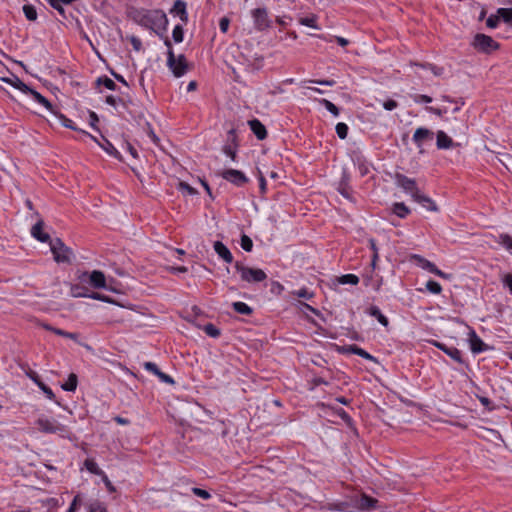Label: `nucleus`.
I'll return each mask as SVG.
<instances>
[{"instance_id": "nucleus-1", "label": "nucleus", "mask_w": 512, "mask_h": 512, "mask_svg": "<svg viewBox=\"0 0 512 512\" xmlns=\"http://www.w3.org/2000/svg\"><path fill=\"white\" fill-rule=\"evenodd\" d=\"M37 428L46 434H56L62 438H70L71 431L68 426L61 424L54 418L41 416L36 420Z\"/></svg>"}, {"instance_id": "nucleus-22", "label": "nucleus", "mask_w": 512, "mask_h": 512, "mask_svg": "<svg viewBox=\"0 0 512 512\" xmlns=\"http://www.w3.org/2000/svg\"><path fill=\"white\" fill-rule=\"evenodd\" d=\"M26 94H30L35 99V101L43 105L47 110L51 112L54 111L51 102L36 90L30 88V90H28Z\"/></svg>"}, {"instance_id": "nucleus-5", "label": "nucleus", "mask_w": 512, "mask_h": 512, "mask_svg": "<svg viewBox=\"0 0 512 512\" xmlns=\"http://www.w3.org/2000/svg\"><path fill=\"white\" fill-rule=\"evenodd\" d=\"M54 260L57 263H71L73 252L60 238L49 241Z\"/></svg>"}, {"instance_id": "nucleus-35", "label": "nucleus", "mask_w": 512, "mask_h": 512, "mask_svg": "<svg viewBox=\"0 0 512 512\" xmlns=\"http://www.w3.org/2000/svg\"><path fill=\"white\" fill-rule=\"evenodd\" d=\"M88 512H107V509L101 501L93 500L88 504Z\"/></svg>"}, {"instance_id": "nucleus-57", "label": "nucleus", "mask_w": 512, "mask_h": 512, "mask_svg": "<svg viewBox=\"0 0 512 512\" xmlns=\"http://www.w3.org/2000/svg\"><path fill=\"white\" fill-rule=\"evenodd\" d=\"M157 377L164 383H167V384H174V380L173 378L168 375V374H165L164 372L162 371H159V373L157 374Z\"/></svg>"}, {"instance_id": "nucleus-26", "label": "nucleus", "mask_w": 512, "mask_h": 512, "mask_svg": "<svg viewBox=\"0 0 512 512\" xmlns=\"http://www.w3.org/2000/svg\"><path fill=\"white\" fill-rule=\"evenodd\" d=\"M232 307L237 313L242 314V315H250L253 312V309L250 306H248L246 303L240 302V301L233 302Z\"/></svg>"}, {"instance_id": "nucleus-52", "label": "nucleus", "mask_w": 512, "mask_h": 512, "mask_svg": "<svg viewBox=\"0 0 512 512\" xmlns=\"http://www.w3.org/2000/svg\"><path fill=\"white\" fill-rule=\"evenodd\" d=\"M413 100L416 103H431L432 102V98L430 96L424 95V94L413 95Z\"/></svg>"}, {"instance_id": "nucleus-44", "label": "nucleus", "mask_w": 512, "mask_h": 512, "mask_svg": "<svg viewBox=\"0 0 512 512\" xmlns=\"http://www.w3.org/2000/svg\"><path fill=\"white\" fill-rule=\"evenodd\" d=\"M498 242L503 245L506 249H512V237L508 234H500Z\"/></svg>"}, {"instance_id": "nucleus-19", "label": "nucleus", "mask_w": 512, "mask_h": 512, "mask_svg": "<svg viewBox=\"0 0 512 512\" xmlns=\"http://www.w3.org/2000/svg\"><path fill=\"white\" fill-rule=\"evenodd\" d=\"M432 137H433V133L429 129L420 127L418 129H416V131L413 135V141L415 142V144L418 147H421L424 140L432 138Z\"/></svg>"}, {"instance_id": "nucleus-61", "label": "nucleus", "mask_w": 512, "mask_h": 512, "mask_svg": "<svg viewBox=\"0 0 512 512\" xmlns=\"http://www.w3.org/2000/svg\"><path fill=\"white\" fill-rule=\"evenodd\" d=\"M229 24H230V21L228 18L226 17H223L220 19V22H219V27H220V30L223 32V33H226L228 28H229Z\"/></svg>"}, {"instance_id": "nucleus-8", "label": "nucleus", "mask_w": 512, "mask_h": 512, "mask_svg": "<svg viewBox=\"0 0 512 512\" xmlns=\"http://www.w3.org/2000/svg\"><path fill=\"white\" fill-rule=\"evenodd\" d=\"M88 278L89 284L95 289L106 288V278L102 271L93 270L91 273L84 272L80 276L81 281H85Z\"/></svg>"}, {"instance_id": "nucleus-11", "label": "nucleus", "mask_w": 512, "mask_h": 512, "mask_svg": "<svg viewBox=\"0 0 512 512\" xmlns=\"http://www.w3.org/2000/svg\"><path fill=\"white\" fill-rule=\"evenodd\" d=\"M430 343L433 346H435L436 348H438L441 351H443L446 355H448L454 361H456V362H458L460 364L464 363L461 351L459 349H457L456 347H453V346L449 347L446 344L438 342L436 340H432V341H430Z\"/></svg>"}, {"instance_id": "nucleus-13", "label": "nucleus", "mask_w": 512, "mask_h": 512, "mask_svg": "<svg viewBox=\"0 0 512 512\" xmlns=\"http://www.w3.org/2000/svg\"><path fill=\"white\" fill-rule=\"evenodd\" d=\"M44 222L43 220H38L31 228V235L40 242L46 243L50 241V236L48 233L43 231Z\"/></svg>"}, {"instance_id": "nucleus-47", "label": "nucleus", "mask_w": 512, "mask_h": 512, "mask_svg": "<svg viewBox=\"0 0 512 512\" xmlns=\"http://www.w3.org/2000/svg\"><path fill=\"white\" fill-rule=\"evenodd\" d=\"M418 66L429 69L435 76H441L444 72L442 67L435 66L433 64H417Z\"/></svg>"}, {"instance_id": "nucleus-54", "label": "nucleus", "mask_w": 512, "mask_h": 512, "mask_svg": "<svg viewBox=\"0 0 512 512\" xmlns=\"http://www.w3.org/2000/svg\"><path fill=\"white\" fill-rule=\"evenodd\" d=\"M83 290L84 288L80 286H73L71 292L74 297H88V293L84 292Z\"/></svg>"}, {"instance_id": "nucleus-9", "label": "nucleus", "mask_w": 512, "mask_h": 512, "mask_svg": "<svg viewBox=\"0 0 512 512\" xmlns=\"http://www.w3.org/2000/svg\"><path fill=\"white\" fill-rule=\"evenodd\" d=\"M255 28L259 31L265 30L271 26V20L265 8H256L252 11Z\"/></svg>"}, {"instance_id": "nucleus-7", "label": "nucleus", "mask_w": 512, "mask_h": 512, "mask_svg": "<svg viewBox=\"0 0 512 512\" xmlns=\"http://www.w3.org/2000/svg\"><path fill=\"white\" fill-rule=\"evenodd\" d=\"M473 46L484 53H490L493 50H497L499 48V44L493 40L492 37L478 33L475 35L473 40Z\"/></svg>"}, {"instance_id": "nucleus-42", "label": "nucleus", "mask_w": 512, "mask_h": 512, "mask_svg": "<svg viewBox=\"0 0 512 512\" xmlns=\"http://www.w3.org/2000/svg\"><path fill=\"white\" fill-rule=\"evenodd\" d=\"M240 245L243 250H245L246 252H250L252 251L253 248V241L248 235L243 234L241 236Z\"/></svg>"}, {"instance_id": "nucleus-16", "label": "nucleus", "mask_w": 512, "mask_h": 512, "mask_svg": "<svg viewBox=\"0 0 512 512\" xmlns=\"http://www.w3.org/2000/svg\"><path fill=\"white\" fill-rule=\"evenodd\" d=\"M248 124L251 131L259 140H263L267 137V130L258 119H252L248 122Z\"/></svg>"}, {"instance_id": "nucleus-27", "label": "nucleus", "mask_w": 512, "mask_h": 512, "mask_svg": "<svg viewBox=\"0 0 512 512\" xmlns=\"http://www.w3.org/2000/svg\"><path fill=\"white\" fill-rule=\"evenodd\" d=\"M393 212L400 218H405L409 213L410 209L402 202H396L393 205Z\"/></svg>"}, {"instance_id": "nucleus-60", "label": "nucleus", "mask_w": 512, "mask_h": 512, "mask_svg": "<svg viewBox=\"0 0 512 512\" xmlns=\"http://www.w3.org/2000/svg\"><path fill=\"white\" fill-rule=\"evenodd\" d=\"M89 118H90V125L95 130H98L96 124L99 121L98 115L94 111L89 112Z\"/></svg>"}, {"instance_id": "nucleus-41", "label": "nucleus", "mask_w": 512, "mask_h": 512, "mask_svg": "<svg viewBox=\"0 0 512 512\" xmlns=\"http://www.w3.org/2000/svg\"><path fill=\"white\" fill-rule=\"evenodd\" d=\"M426 289L432 294H440L442 292L441 285L434 280L427 281Z\"/></svg>"}, {"instance_id": "nucleus-46", "label": "nucleus", "mask_w": 512, "mask_h": 512, "mask_svg": "<svg viewBox=\"0 0 512 512\" xmlns=\"http://www.w3.org/2000/svg\"><path fill=\"white\" fill-rule=\"evenodd\" d=\"M183 36H184L183 27L181 25H176L172 32L173 40L176 43H180L183 41Z\"/></svg>"}, {"instance_id": "nucleus-34", "label": "nucleus", "mask_w": 512, "mask_h": 512, "mask_svg": "<svg viewBox=\"0 0 512 512\" xmlns=\"http://www.w3.org/2000/svg\"><path fill=\"white\" fill-rule=\"evenodd\" d=\"M369 245H370V248L371 250L373 251V255H372V259H371V268H372V271L376 268V265H377V261L379 259V253H378V248H377V245H376V242L374 239H369Z\"/></svg>"}, {"instance_id": "nucleus-49", "label": "nucleus", "mask_w": 512, "mask_h": 512, "mask_svg": "<svg viewBox=\"0 0 512 512\" xmlns=\"http://www.w3.org/2000/svg\"><path fill=\"white\" fill-rule=\"evenodd\" d=\"M88 298L100 300V301L108 302V303L113 302L108 296L100 294L98 292H92V293L88 294Z\"/></svg>"}, {"instance_id": "nucleus-14", "label": "nucleus", "mask_w": 512, "mask_h": 512, "mask_svg": "<svg viewBox=\"0 0 512 512\" xmlns=\"http://www.w3.org/2000/svg\"><path fill=\"white\" fill-rule=\"evenodd\" d=\"M213 248L217 255L226 263H232L233 255L230 250L221 242L215 241Z\"/></svg>"}, {"instance_id": "nucleus-10", "label": "nucleus", "mask_w": 512, "mask_h": 512, "mask_svg": "<svg viewBox=\"0 0 512 512\" xmlns=\"http://www.w3.org/2000/svg\"><path fill=\"white\" fill-rule=\"evenodd\" d=\"M223 179L235 184L236 186H243L248 182V178L245 174L236 169H227L221 173Z\"/></svg>"}, {"instance_id": "nucleus-28", "label": "nucleus", "mask_w": 512, "mask_h": 512, "mask_svg": "<svg viewBox=\"0 0 512 512\" xmlns=\"http://www.w3.org/2000/svg\"><path fill=\"white\" fill-rule=\"evenodd\" d=\"M413 258H415L416 260H418L421 263L423 269H425L433 274L438 269L434 263L430 262L429 260L423 258L420 255H414Z\"/></svg>"}, {"instance_id": "nucleus-12", "label": "nucleus", "mask_w": 512, "mask_h": 512, "mask_svg": "<svg viewBox=\"0 0 512 512\" xmlns=\"http://www.w3.org/2000/svg\"><path fill=\"white\" fill-rule=\"evenodd\" d=\"M469 344L471 351L475 354L484 352L488 349V345L482 341L473 329L469 332Z\"/></svg>"}, {"instance_id": "nucleus-58", "label": "nucleus", "mask_w": 512, "mask_h": 512, "mask_svg": "<svg viewBox=\"0 0 512 512\" xmlns=\"http://www.w3.org/2000/svg\"><path fill=\"white\" fill-rule=\"evenodd\" d=\"M385 110L392 111L398 107V103L395 100L389 99L383 103Z\"/></svg>"}, {"instance_id": "nucleus-15", "label": "nucleus", "mask_w": 512, "mask_h": 512, "mask_svg": "<svg viewBox=\"0 0 512 512\" xmlns=\"http://www.w3.org/2000/svg\"><path fill=\"white\" fill-rule=\"evenodd\" d=\"M171 14L178 15L180 20L186 24L188 22V13L186 10V3L183 0H176L170 10Z\"/></svg>"}, {"instance_id": "nucleus-63", "label": "nucleus", "mask_w": 512, "mask_h": 512, "mask_svg": "<svg viewBox=\"0 0 512 512\" xmlns=\"http://www.w3.org/2000/svg\"><path fill=\"white\" fill-rule=\"evenodd\" d=\"M106 143L107 146L104 147V149L107 151V153L115 157H118V151L116 150V148L108 140H106Z\"/></svg>"}, {"instance_id": "nucleus-59", "label": "nucleus", "mask_w": 512, "mask_h": 512, "mask_svg": "<svg viewBox=\"0 0 512 512\" xmlns=\"http://www.w3.org/2000/svg\"><path fill=\"white\" fill-rule=\"evenodd\" d=\"M478 399H479L480 403L488 410H492L494 408V406L492 405V401L489 398L480 396V397H478Z\"/></svg>"}, {"instance_id": "nucleus-55", "label": "nucleus", "mask_w": 512, "mask_h": 512, "mask_svg": "<svg viewBox=\"0 0 512 512\" xmlns=\"http://www.w3.org/2000/svg\"><path fill=\"white\" fill-rule=\"evenodd\" d=\"M223 152L229 156L233 161L236 159V150L231 145H225L223 147Z\"/></svg>"}, {"instance_id": "nucleus-20", "label": "nucleus", "mask_w": 512, "mask_h": 512, "mask_svg": "<svg viewBox=\"0 0 512 512\" xmlns=\"http://www.w3.org/2000/svg\"><path fill=\"white\" fill-rule=\"evenodd\" d=\"M436 145L438 149H449L454 146V142L445 132L438 131Z\"/></svg>"}, {"instance_id": "nucleus-30", "label": "nucleus", "mask_w": 512, "mask_h": 512, "mask_svg": "<svg viewBox=\"0 0 512 512\" xmlns=\"http://www.w3.org/2000/svg\"><path fill=\"white\" fill-rule=\"evenodd\" d=\"M52 113L60 120L61 124L64 127L75 130V131H80L77 127H75L73 125V122L69 118H67L65 115H63L62 113L57 112V111H53Z\"/></svg>"}, {"instance_id": "nucleus-18", "label": "nucleus", "mask_w": 512, "mask_h": 512, "mask_svg": "<svg viewBox=\"0 0 512 512\" xmlns=\"http://www.w3.org/2000/svg\"><path fill=\"white\" fill-rule=\"evenodd\" d=\"M415 202L419 203L423 208L428 211L437 212L438 206L436 203L428 196H425L421 193L414 199Z\"/></svg>"}, {"instance_id": "nucleus-6", "label": "nucleus", "mask_w": 512, "mask_h": 512, "mask_svg": "<svg viewBox=\"0 0 512 512\" xmlns=\"http://www.w3.org/2000/svg\"><path fill=\"white\" fill-rule=\"evenodd\" d=\"M395 183L398 187L402 188L405 193L409 194L414 200L420 193L417 183L414 179L407 177L404 174L396 173L394 176Z\"/></svg>"}, {"instance_id": "nucleus-64", "label": "nucleus", "mask_w": 512, "mask_h": 512, "mask_svg": "<svg viewBox=\"0 0 512 512\" xmlns=\"http://www.w3.org/2000/svg\"><path fill=\"white\" fill-rule=\"evenodd\" d=\"M504 286L508 287L512 293V274H506L503 278Z\"/></svg>"}, {"instance_id": "nucleus-62", "label": "nucleus", "mask_w": 512, "mask_h": 512, "mask_svg": "<svg viewBox=\"0 0 512 512\" xmlns=\"http://www.w3.org/2000/svg\"><path fill=\"white\" fill-rule=\"evenodd\" d=\"M308 82L324 86H334L336 84L334 80H308Z\"/></svg>"}, {"instance_id": "nucleus-48", "label": "nucleus", "mask_w": 512, "mask_h": 512, "mask_svg": "<svg viewBox=\"0 0 512 512\" xmlns=\"http://www.w3.org/2000/svg\"><path fill=\"white\" fill-rule=\"evenodd\" d=\"M293 295H296L297 297H300V298H305V299H311L313 298L314 296V293L313 292H310L308 291V289L306 288H301L300 290L298 291H294L293 292Z\"/></svg>"}, {"instance_id": "nucleus-45", "label": "nucleus", "mask_w": 512, "mask_h": 512, "mask_svg": "<svg viewBox=\"0 0 512 512\" xmlns=\"http://www.w3.org/2000/svg\"><path fill=\"white\" fill-rule=\"evenodd\" d=\"M335 130L340 139H345L348 135V126L343 122L338 123Z\"/></svg>"}, {"instance_id": "nucleus-37", "label": "nucleus", "mask_w": 512, "mask_h": 512, "mask_svg": "<svg viewBox=\"0 0 512 512\" xmlns=\"http://www.w3.org/2000/svg\"><path fill=\"white\" fill-rule=\"evenodd\" d=\"M203 331L212 338L220 336V330L212 323H207L203 326Z\"/></svg>"}, {"instance_id": "nucleus-33", "label": "nucleus", "mask_w": 512, "mask_h": 512, "mask_svg": "<svg viewBox=\"0 0 512 512\" xmlns=\"http://www.w3.org/2000/svg\"><path fill=\"white\" fill-rule=\"evenodd\" d=\"M177 189L182 192L183 194H187V195H196L197 194V190L192 187L191 185H189L188 183L184 182V181H180L177 185Z\"/></svg>"}, {"instance_id": "nucleus-53", "label": "nucleus", "mask_w": 512, "mask_h": 512, "mask_svg": "<svg viewBox=\"0 0 512 512\" xmlns=\"http://www.w3.org/2000/svg\"><path fill=\"white\" fill-rule=\"evenodd\" d=\"M51 7H53L55 10H57L60 14H64L65 10L63 8V2L58 0H47Z\"/></svg>"}, {"instance_id": "nucleus-23", "label": "nucleus", "mask_w": 512, "mask_h": 512, "mask_svg": "<svg viewBox=\"0 0 512 512\" xmlns=\"http://www.w3.org/2000/svg\"><path fill=\"white\" fill-rule=\"evenodd\" d=\"M348 350H349V352H351V353H353L355 355H358V356H360V357H362V358H364L366 360L377 362V360H376V358L374 356L369 354L364 349L358 347L357 345H350Z\"/></svg>"}, {"instance_id": "nucleus-51", "label": "nucleus", "mask_w": 512, "mask_h": 512, "mask_svg": "<svg viewBox=\"0 0 512 512\" xmlns=\"http://www.w3.org/2000/svg\"><path fill=\"white\" fill-rule=\"evenodd\" d=\"M192 492L194 495L202 498V499H209L211 497L210 493L207 490L201 489V488H192Z\"/></svg>"}, {"instance_id": "nucleus-38", "label": "nucleus", "mask_w": 512, "mask_h": 512, "mask_svg": "<svg viewBox=\"0 0 512 512\" xmlns=\"http://www.w3.org/2000/svg\"><path fill=\"white\" fill-rule=\"evenodd\" d=\"M319 103L322 104L334 116L337 117L339 115V112H340L339 108L335 104H333L331 101H329L327 99H320Z\"/></svg>"}, {"instance_id": "nucleus-21", "label": "nucleus", "mask_w": 512, "mask_h": 512, "mask_svg": "<svg viewBox=\"0 0 512 512\" xmlns=\"http://www.w3.org/2000/svg\"><path fill=\"white\" fill-rule=\"evenodd\" d=\"M367 313L371 316V317H374L378 320V322L383 325L384 327H387L389 325V320L388 318L382 314L381 310L373 305V306H370L367 310Z\"/></svg>"}, {"instance_id": "nucleus-56", "label": "nucleus", "mask_w": 512, "mask_h": 512, "mask_svg": "<svg viewBox=\"0 0 512 512\" xmlns=\"http://www.w3.org/2000/svg\"><path fill=\"white\" fill-rule=\"evenodd\" d=\"M144 368H145L147 371H149V372H151V373L155 374L156 376H157V374H158V373H159V371H160V369L158 368V366H157L155 363H153V362H145V363H144Z\"/></svg>"}, {"instance_id": "nucleus-31", "label": "nucleus", "mask_w": 512, "mask_h": 512, "mask_svg": "<svg viewBox=\"0 0 512 512\" xmlns=\"http://www.w3.org/2000/svg\"><path fill=\"white\" fill-rule=\"evenodd\" d=\"M497 14L505 23L512 25V8H499Z\"/></svg>"}, {"instance_id": "nucleus-32", "label": "nucleus", "mask_w": 512, "mask_h": 512, "mask_svg": "<svg viewBox=\"0 0 512 512\" xmlns=\"http://www.w3.org/2000/svg\"><path fill=\"white\" fill-rule=\"evenodd\" d=\"M340 284H351L357 285L359 283V277L355 274H345L338 278Z\"/></svg>"}, {"instance_id": "nucleus-2", "label": "nucleus", "mask_w": 512, "mask_h": 512, "mask_svg": "<svg viewBox=\"0 0 512 512\" xmlns=\"http://www.w3.org/2000/svg\"><path fill=\"white\" fill-rule=\"evenodd\" d=\"M234 268L240 274V279L249 284L259 283L267 278V274L262 269L251 268L238 261L234 264Z\"/></svg>"}, {"instance_id": "nucleus-3", "label": "nucleus", "mask_w": 512, "mask_h": 512, "mask_svg": "<svg viewBox=\"0 0 512 512\" xmlns=\"http://www.w3.org/2000/svg\"><path fill=\"white\" fill-rule=\"evenodd\" d=\"M165 45L168 47V57H167V65L174 74L175 77L183 76L187 70V61L184 55H179L177 58L175 57L173 50L171 48V42L168 38L165 39Z\"/></svg>"}, {"instance_id": "nucleus-4", "label": "nucleus", "mask_w": 512, "mask_h": 512, "mask_svg": "<svg viewBox=\"0 0 512 512\" xmlns=\"http://www.w3.org/2000/svg\"><path fill=\"white\" fill-rule=\"evenodd\" d=\"M140 23L152 29L158 28L161 30H166L168 25V19L166 14L162 10H154L143 14Z\"/></svg>"}, {"instance_id": "nucleus-25", "label": "nucleus", "mask_w": 512, "mask_h": 512, "mask_svg": "<svg viewBox=\"0 0 512 512\" xmlns=\"http://www.w3.org/2000/svg\"><path fill=\"white\" fill-rule=\"evenodd\" d=\"M376 503H377L376 499H374L372 497H369V496H366V495H363L360 498L359 507L362 510H371V509L375 508Z\"/></svg>"}, {"instance_id": "nucleus-43", "label": "nucleus", "mask_w": 512, "mask_h": 512, "mask_svg": "<svg viewBox=\"0 0 512 512\" xmlns=\"http://www.w3.org/2000/svg\"><path fill=\"white\" fill-rule=\"evenodd\" d=\"M299 23L301 25H304V26H307V27H311V28H314V29H319V27L316 24V17L315 16H312V17H302V18L299 19Z\"/></svg>"}, {"instance_id": "nucleus-40", "label": "nucleus", "mask_w": 512, "mask_h": 512, "mask_svg": "<svg viewBox=\"0 0 512 512\" xmlns=\"http://www.w3.org/2000/svg\"><path fill=\"white\" fill-rule=\"evenodd\" d=\"M97 85H104L109 90H116L115 82L108 77H99L96 81Z\"/></svg>"}, {"instance_id": "nucleus-24", "label": "nucleus", "mask_w": 512, "mask_h": 512, "mask_svg": "<svg viewBox=\"0 0 512 512\" xmlns=\"http://www.w3.org/2000/svg\"><path fill=\"white\" fill-rule=\"evenodd\" d=\"M78 384V377L75 373H71L68 376L67 381L61 385V388L65 391L73 392L76 390Z\"/></svg>"}, {"instance_id": "nucleus-36", "label": "nucleus", "mask_w": 512, "mask_h": 512, "mask_svg": "<svg viewBox=\"0 0 512 512\" xmlns=\"http://www.w3.org/2000/svg\"><path fill=\"white\" fill-rule=\"evenodd\" d=\"M23 13L29 21H35L37 19V11L33 5L25 4L23 6Z\"/></svg>"}, {"instance_id": "nucleus-29", "label": "nucleus", "mask_w": 512, "mask_h": 512, "mask_svg": "<svg viewBox=\"0 0 512 512\" xmlns=\"http://www.w3.org/2000/svg\"><path fill=\"white\" fill-rule=\"evenodd\" d=\"M44 327L47 330H50V331L54 332L55 334H57L59 336H63V337H66V338H69V339H72V340H75V341L78 338V334H76V333L67 332V331H64V330L59 329V328L51 327L50 325H44Z\"/></svg>"}, {"instance_id": "nucleus-50", "label": "nucleus", "mask_w": 512, "mask_h": 512, "mask_svg": "<svg viewBox=\"0 0 512 512\" xmlns=\"http://www.w3.org/2000/svg\"><path fill=\"white\" fill-rule=\"evenodd\" d=\"M501 19V17H499L498 14L496 15H490L486 21V25L487 27L489 28H496L498 23H499V20Z\"/></svg>"}, {"instance_id": "nucleus-39", "label": "nucleus", "mask_w": 512, "mask_h": 512, "mask_svg": "<svg viewBox=\"0 0 512 512\" xmlns=\"http://www.w3.org/2000/svg\"><path fill=\"white\" fill-rule=\"evenodd\" d=\"M11 86L20 90L23 93H27L28 90H30V87H28L24 82H22L17 76L13 75L11 78Z\"/></svg>"}, {"instance_id": "nucleus-17", "label": "nucleus", "mask_w": 512, "mask_h": 512, "mask_svg": "<svg viewBox=\"0 0 512 512\" xmlns=\"http://www.w3.org/2000/svg\"><path fill=\"white\" fill-rule=\"evenodd\" d=\"M29 378L45 393L46 397L50 400L55 398L54 392L46 384H44L36 372L31 371L28 373Z\"/></svg>"}]
</instances>
